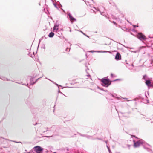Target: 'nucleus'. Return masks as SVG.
I'll use <instances>...</instances> for the list:
<instances>
[{"instance_id":"9d476101","label":"nucleus","mask_w":153,"mask_h":153,"mask_svg":"<svg viewBox=\"0 0 153 153\" xmlns=\"http://www.w3.org/2000/svg\"><path fill=\"white\" fill-rule=\"evenodd\" d=\"M111 75L112 76H113V74H111Z\"/></svg>"},{"instance_id":"0eeeda50","label":"nucleus","mask_w":153,"mask_h":153,"mask_svg":"<svg viewBox=\"0 0 153 153\" xmlns=\"http://www.w3.org/2000/svg\"><path fill=\"white\" fill-rule=\"evenodd\" d=\"M146 84L149 87H151L152 86V85L151 84V82L149 80H147L146 81Z\"/></svg>"},{"instance_id":"20e7f679","label":"nucleus","mask_w":153,"mask_h":153,"mask_svg":"<svg viewBox=\"0 0 153 153\" xmlns=\"http://www.w3.org/2000/svg\"><path fill=\"white\" fill-rule=\"evenodd\" d=\"M102 82L104 84L107 86L109 85L110 84L109 81L106 79H103L102 80Z\"/></svg>"},{"instance_id":"f257e3e1","label":"nucleus","mask_w":153,"mask_h":153,"mask_svg":"<svg viewBox=\"0 0 153 153\" xmlns=\"http://www.w3.org/2000/svg\"><path fill=\"white\" fill-rule=\"evenodd\" d=\"M34 149L37 153H42V152H41L43 151V149L39 146H36L34 148Z\"/></svg>"},{"instance_id":"f03ea898","label":"nucleus","mask_w":153,"mask_h":153,"mask_svg":"<svg viewBox=\"0 0 153 153\" xmlns=\"http://www.w3.org/2000/svg\"><path fill=\"white\" fill-rule=\"evenodd\" d=\"M137 37L140 40H143L145 39V36L141 33H139L137 35Z\"/></svg>"},{"instance_id":"6e6552de","label":"nucleus","mask_w":153,"mask_h":153,"mask_svg":"<svg viewBox=\"0 0 153 153\" xmlns=\"http://www.w3.org/2000/svg\"><path fill=\"white\" fill-rule=\"evenodd\" d=\"M54 33H53L51 32L50 33L49 35V36L50 37H52L54 36Z\"/></svg>"},{"instance_id":"423d86ee","label":"nucleus","mask_w":153,"mask_h":153,"mask_svg":"<svg viewBox=\"0 0 153 153\" xmlns=\"http://www.w3.org/2000/svg\"><path fill=\"white\" fill-rule=\"evenodd\" d=\"M120 54L119 53H117L115 56V59L117 60H119L121 59Z\"/></svg>"},{"instance_id":"1a4fd4ad","label":"nucleus","mask_w":153,"mask_h":153,"mask_svg":"<svg viewBox=\"0 0 153 153\" xmlns=\"http://www.w3.org/2000/svg\"><path fill=\"white\" fill-rule=\"evenodd\" d=\"M56 27H54L53 28V30H55L56 29Z\"/></svg>"},{"instance_id":"f8f14e48","label":"nucleus","mask_w":153,"mask_h":153,"mask_svg":"<svg viewBox=\"0 0 153 153\" xmlns=\"http://www.w3.org/2000/svg\"><path fill=\"white\" fill-rule=\"evenodd\" d=\"M143 78L144 79L145 78V77H144V76L143 77Z\"/></svg>"},{"instance_id":"7ed1b4c3","label":"nucleus","mask_w":153,"mask_h":153,"mask_svg":"<svg viewBox=\"0 0 153 153\" xmlns=\"http://www.w3.org/2000/svg\"><path fill=\"white\" fill-rule=\"evenodd\" d=\"M134 146L135 148L139 147L140 145L142 144V143L140 141H138L135 142L134 141Z\"/></svg>"},{"instance_id":"39448f33","label":"nucleus","mask_w":153,"mask_h":153,"mask_svg":"<svg viewBox=\"0 0 153 153\" xmlns=\"http://www.w3.org/2000/svg\"><path fill=\"white\" fill-rule=\"evenodd\" d=\"M68 15L70 18V21L72 23H73L74 22L76 21V19L75 18H74L71 14H69Z\"/></svg>"},{"instance_id":"9b49d317","label":"nucleus","mask_w":153,"mask_h":153,"mask_svg":"<svg viewBox=\"0 0 153 153\" xmlns=\"http://www.w3.org/2000/svg\"><path fill=\"white\" fill-rule=\"evenodd\" d=\"M89 52H93V51H89Z\"/></svg>"}]
</instances>
